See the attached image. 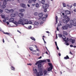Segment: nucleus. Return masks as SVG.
Here are the masks:
<instances>
[{"label": "nucleus", "instance_id": "obj_38", "mask_svg": "<svg viewBox=\"0 0 76 76\" xmlns=\"http://www.w3.org/2000/svg\"><path fill=\"white\" fill-rule=\"evenodd\" d=\"M34 24L35 25H38V23H38V22H36L35 21L34 22Z\"/></svg>", "mask_w": 76, "mask_h": 76}, {"label": "nucleus", "instance_id": "obj_44", "mask_svg": "<svg viewBox=\"0 0 76 76\" xmlns=\"http://www.w3.org/2000/svg\"><path fill=\"white\" fill-rule=\"evenodd\" d=\"M1 18L3 19H5V16L2 15L1 16Z\"/></svg>", "mask_w": 76, "mask_h": 76}, {"label": "nucleus", "instance_id": "obj_2", "mask_svg": "<svg viewBox=\"0 0 76 76\" xmlns=\"http://www.w3.org/2000/svg\"><path fill=\"white\" fill-rule=\"evenodd\" d=\"M64 19H66L63 20V22L65 24H67L68 22L70 21V18L69 17V16L67 15H65L63 16Z\"/></svg>", "mask_w": 76, "mask_h": 76}, {"label": "nucleus", "instance_id": "obj_37", "mask_svg": "<svg viewBox=\"0 0 76 76\" xmlns=\"http://www.w3.org/2000/svg\"><path fill=\"white\" fill-rule=\"evenodd\" d=\"M75 40L72 39L71 41L72 43V44H74V43H75Z\"/></svg>", "mask_w": 76, "mask_h": 76}, {"label": "nucleus", "instance_id": "obj_48", "mask_svg": "<svg viewBox=\"0 0 76 76\" xmlns=\"http://www.w3.org/2000/svg\"><path fill=\"white\" fill-rule=\"evenodd\" d=\"M31 48L32 47H30L29 48V50L30 51H32V49H31Z\"/></svg>", "mask_w": 76, "mask_h": 76}, {"label": "nucleus", "instance_id": "obj_1", "mask_svg": "<svg viewBox=\"0 0 76 76\" xmlns=\"http://www.w3.org/2000/svg\"><path fill=\"white\" fill-rule=\"evenodd\" d=\"M45 62H46V60H40L36 62L35 64V65H37L38 64L37 66L38 67L39 69H40L42 67V63H45Z\"/></svg>", "mask_w": 76, "mask_h": 76}, {"label": "nucleus", "instance_id": "obj_64", "mask_svg": "<svg viewBox=\"0 0 76 76\" xmlns=\"http://www.w3.org/2000/svg\"><path fill=\"white\" fill-rule=\"evenodd\" d=\"M42 58V56H40L38 58V59H40V58Z\"/></svg>", "mask_w": 76, "mask_h": 76}, {"label": "nucleus", "instance_id": "obj_36", "mask_svg": "<svg viewBox=\"0 0 76 76\" xmlns=\"http://www.w3.org/2000/svg\"><path fill=\"white\" fill-rule=\"evenodd\" d=\"M44 75H45L47 74V71L45 70L43 71Z\"/></svg>", "mask_w": 76, "mask_h": 76}, {"label": "nucleus", "instance_id": "obj_53", "mask_svg": "<svg viewBox=\"0 0 76 76\" xmlns=\"http://www.w3.org/2000/svg\"><path fill=\"white\" fill-rule=\"evenodd\" d=\"M6 23H7V24L8 25H9V21H7L6 22Z\"/></svg>", "mask_w": 76, "mask_h": 76}, {"label": "nucleus", "instance_id": "obj_19", "mask_svg": "<svg viewBox=\"0 0 76 76\" xmlns=\"http://www.w3.org/2000/svg\"><path fill=\"white\" fill-rule=\"evenodd\" d=\"M64 59L65 60H67V59H69V57L68 55H66V57H65L64 58Z\"/></svg>", "mask_w": 76, "mask_h": 76}, {"label": "nucleus", "instance_id": "obj_61", "mask_svg": "<svg viewBox=\"0 0 76 76\" xmlns=\"http://www.w3.org/2000/svg\"><path fill=\"white\" fill-rule=\"evenodd\" d=\"M73 6H74L76 7V3L74 4H73Z\"/></svg>", "mask_w": 76, "mask_h": 76}, {"label": "nucleus", "instance_id": "obj_33", "mask_svg": "<svg viewBox=\"0 0 76 76\" xmlns=\"http://www.w3.org/2000/svg\"><path fill=\"white\" fill-rule=\"evenodd\" d=\"M58 35L59 37H60V38H61L62 37V35H62L61 34H58Z\"/></svg>", "mask_w": 76, "mask_h": 76}, {"label": "nucleus", "instance_id": "obj_54", "mask_svg": "<svg viewBox=\"0 0 76 76\" xmlns=\"http://www.w3.org/2000/svg\"><path fill=\"white\" fill-rule=\"evenodd\" d=\"M27 65H28L29 66H31L32 65V64H31V63H29V64H27Z\"/></svg>", "mask_w": 76, "mask_h": 76}, {"label": "nucleus", "instance_id": "obj_39", "mask_svg": "<svg viewBox=\"0 0 76 76\" xmlns=\"http://www.w3.org/2000/svg\"><path fill=\"white\" fill-rule=\"evenodd\" d=\"M13 23H14V24H15V25H18V23L16 21H15V22H14H14Z\"/></svg>", "mask_w": 76, "mask_h": 76}, {"label": "nucleus", "instance_id": "obj_18", "mask_svg": "<svg viewBox=\"0 0 76 76\" xmlns=\"http://www.w3.org/2000/svg\"><path fill=\"white\" fill-rule=\"evenodd\" d=\"M48 64L49 66H50V67L53 68V65H52V64H51V63H48Z\"/></svg>", "mask_w": 76, "mask_h": 76}, {"label": "nucleus", "instance_id": "obj_17", "mask_svg": "<svg viewBox=\"0 0 76 76\" xmlns=\"http://www.w3.org/2000/svg\"><path fill=\"white\" fill-rule=\"evenodd\" d=\"M63 34L64 35L67 36V35H68V34H67V32L65 31H63Z\"/></svg>", "mask_w": 76, "mask_h": 76}, {"label": "nucleus", "instance_id": "obj_45", "mask_svg": "<svg viewBox=\"0 0 76 76\" xmlns=\"http://www.w3.org/2000/svg\"><path fill=\"white\" fill-rule=\"evenodd\" d=\"M3 11L2 9H0V12L3 13Z\"/></svg>", "mask_w": 76, "mask_h": 76}, {"label": "nucleus", "instance_id": "obj_25", "mask_svg": "<svg viewBox=\"0 0 76 76\" xmlns=\"http://www.w3.org/2000/svg\"><path fill=\"white\" fill-rule=\"evenodd\" d=\"M19 11L20 12H25V10L24 9H20L19 10Z\"/></svg>", "mask_w": 76, "mask_h": 76}, {"label": "nucleus", "instance_id": "obj_29", "mask_svg": "<svg viewBox=\"0 0 76 76\" xmlns=\"http://www.w3.org/2000/svg\"><path fill=\"white\" fill-rule=\"evenodd\" d=\"M74 23V21L73 20H70V24H72L73 25V24Z\"/></svg>", "mask_w": 76, "mask_h": 76}, {"label": "nucleus", "instance_id": "obj_4", "mask_svg": "<svg viewBox=\"0 0 76 76\" xmlns=\"http://www.w3.org/2000/svg\"><path fill=\"white\" fill-rule=\"evenodd\" d=\"M68 26H69L68 24H66L64 26H62V28L63 30H67L68 29Z\"/></svg>", "mask_w": 76, "mask_h": 76}, {"label": "nucleus", "instance_id": "obj_50", "mask_svg": "<svg viewBox=\"0 0 76 76\" xmlns=\"http://www.w3.org/2000/svg\"><path fill=\"white\" fill-rule=\"evenodd\" d=\"M47 60V61L48 62H50V59H48Z\"/></svg>", "mask_w": 76, "mask_h": 76}, {"label": "nucleus", "instance_id": "obj_28", "mask_svg": "<svg viewBox=\"0 0 76 76\" xmlns=\"http://www.w3.org/2000/svg\"><path fill=\"white\" fill-rule=\"evenodd\" d=\"M11 69L12 70H15V67H14V66H11Z\"/></svg>", "mask_w": 76, "mask_h": 76}, {"label": "nucleus", "instance_id": "obj_24", "mask_svg": "<svg viewBox=\"0 0 76 76\" xmlns=\"http://www.w3.org/2000/svg\"><path fill=\"white\" fill-rule=\"evenodd\" d=\"M30 39H32V40L34 41H35L36 40L35 38L32 37H31Z\"/></svg>", "mask_w": 76, "mask_h": 76}, {"label": "nucleus", "instance_id": "obj_5", "mask_svg": "<svg viewBox=\"0 0 76 76\" xmlns=\"http://www.w3.org/2000/svg\"><path fill=\"white\" fill-rule=\"evenodd\" d=\"M65 37V38H66V37ZM65 38H64V41H65L66 43L65 44L66 45H69V43L67 42H69V38L68 37L67 38L66 40H65Z\"/></svg>", "mask_w": 76, "mask_h": 76}, {"label": "nucleus", "instance_id": "obj_27", "mask_svg": "<svg viewBox=\"0 0 76 76\" xmlns=\"http://www.w3.org/2000/svg\"><path fill=\"white\" fill-rule=\"evenodd\" d=\"M9 11L10 13H13L14 12V10L12 9L9 10Z\"/></svg>", "mask_w": 76, "mask_h": 76}, {"label": "nucleus", "instance_id": "obj_15", "mask_svg": "<svg viewBox=\"0 0 76 76\" xmlns=\"http://www.w3.org/2000/svg\"><path fill=\"white\" fill-rule=\"evenodd\" d=\"M19 17H23V13H20L18 14Z\"/></svg>", "mask_w": 76, "mask_h": 76}, {"label": "nucleus", "instance_id": "obj_14", "mask_svg": "<svg viewBox=\"0 0 76 76\" xmlns=\"http://www.w3.org/2000/svg\"><path fill=\"white\" fill-rule=\"evenodd\" d=\"M10 16L11 18H15L16 16V14L12 13L10 15Z\"/></svg>", "mask_w": 76, "mask_h": 76}, {"label": "nucleus", "instance_id": "obj_21", "mask_svg": "<svg viewBox=\"0 0 76 76\" xmlns=\"http://www.w3.org/2000/svg\"><path fill=\"white\" fill-rule=\"evenodd\" d=\"M53 68L49 67L48 69V72H50V71H51V70H52V69H53Z\"/></svg>", "mask_w": 76, "mask_h": 76}, {"label": "nucleus", "instance_id": "obj_35", "mask_svg": "<svg viewBox=\"0 0 76 76\" xmlns=\"http://www.w3.org/2000/svg\"><path fill=\"white\" fill-rule=\"evenodd\" d=\"M56 23H57V22L58 21H57V20L58 19V17L57 16L56 17Z\"/></svg>", "mask_w": 76, "mask_h": 76}, {"label": "nucleus", "instance_id": "obj_31", "mask_svg": "<svg viewBox=\"0 0 76 76\" xmlns=\"http://www.w3.org/2000/svg\"><path fill=\"white\" fill-rule=\"evenodd\" d=\"M32 2H33V0H29L28 1V3L29 4L31 3H32Z\"/></svg>", "mask_w": 76, "mask_h": 76}, {"label": "nucleus", "instance_id": "obj_6", "mask_svg": "<svg viewBox=\"0 0 76 76\" xmlns=\"http://www.w3.org/2000/svg\"><path fill=\"white\" fill-rule=\"evenodd\" d=\"M3 4L2 5V7H3V8H5L6 7V5L7 4V1L6 0H4L3 2Z\"/></svg>", "mask_w": 76, "mask_h": 76}, {"label": "nucleus", "instance_id": "obj_9", "mask_svg": "<svg viewBox=\"0 0 76 76\" xmlns=\"http://www.w3.org/2000/svg\"><path fill=\"white\" fill-rule=\"evenodd\" d=\"M39 15V19H41L42 18V17L44 15V14L42 13H39L38 14Z\"/></svg>", "mask_w": 76, "mask_h": 76}, {"label": "nucleus", "instance_id": "obj_8", "mask_svg": "<svg viewBox=\"0 0 76 76\" xmlns=\"http://www.w3.org/2000/svg\"><path fill=\"white\" fill-rule=\"evenodd\" d=\"M49 7L48 6V4H44L43 5V7L44 9H45L47 7V8H48Z\"/></svg>", "mask_w": 76, "mask_h": 76}, {"label": "nucleus", "instance_id": "obj_60", "mask_svg": "<svg viewBox=\"0 0 76 76\" xmlns=\"http://www.w3.org/2000/svg\"><path fill=\"white\" fill-rule=\"evenodd\" d=\"M17 32L20 33V34H21V32L20 31H19L18 30H17Z\"/></svg>", "mask_w": 76, "mask_h": 76}, {"label": "nucleus", "instance_id": "obj_55", "mask_svg": "<svg viewBox=\"0 0 76 76\" xmlns=\"http://www.w3.org/2000/svg\"><path fill=\"white\" fill-rule=\"evenodd\" d=\"M43 23H44V22H43V21H42L40 23V25H42V24H43Z\"/></svg>", "mask_w": 76, "mask_h": 76}, {"label": "nucleus", "instance_id": "obj_63", "mask_svg": "<svg viewBox=\"0 0 76 76\" xmlns=\"http://www.w3.org/2000/svg\"><path fill=\"white\" fill-rule=\"evenodd\" d=\"M27 6L28 7H30V5L29 4H27Z\"/></svg>", "mask_w": 76, "mask_h": 76}, {"label": "nucleus", "instance_id": "obj_13", "mask_svg": "<svg viewBox=\"0 0 76 76\" xmlns=\"http://www.w3.org/2000/svg\"><path fill=\"white\" fill-rule=\"evenodd\" d=\"M65 13L66 15H70V14H71V12H70V11L68 10L65 11Z\"/></svg>", "mask_w": 76, "mask_h": 76}, {"label": "nucleus", "instance_id": "obj_57", "mask_svg": "<svg viewBox=\"0 0 76 76\" xmlns=\"http://www.w3.org/2000/svg\"><path fill=\"white\" fill-rule=\"evenodd\" d=\"M56 29H57V31H59V29H58V27H57Z\"/></svg>", "mask_w": 76, "mask_h": 76}, {"label": "nucleus", "instance_id": "obj_42", "mask_svg": "<svg viewBox=\"0 0 76 76\" xmlns=\"http://www.w3.org/2000/svg\"><path fill=\"white\" fill-rule=\"evenodd\" d=\"M28 24H32V22L31 21H28Z\"/></svg>", "mask_w": 76, "mask_h": 76}, {"label": "nucleus", "instance_id": "obj_26", "mask_svg": "<svg viewBox=\"0 0 76 76\" xmlns=\"http://www.w3.org/2000/svg\"><path fill=\"white\" fill-rule=\"evenodd\" d=\"M3 33L4 34H7V35H8L9 36H10V33H8L7 32H4Z\"/></svg>", "mask_w": 76, "mask_h": 76}, {"label": "nucleus", "instance_id": "obj_46", "mask_svg": "<svg viewBox=\"0 0 76 76\" xmlns=\"http://www.w3.org/2000/svg\"><path fill=\"white\" fill-rule=\"evenodd\" d=\"M47 8H45L44 10V12H47Z\"/></svg>", "mask_w": 76, "mask_h": 76}, {"label": "nucleus", "instance_id": "obj_12", "mask_svg": "<svg viewBox=\"0 0 76 76\" xmlns=\"http://www.w3.org/2000/svg\"><path fill=\"white\" fill-rule=\"evenodd\" d=\"M14 20H15L14 18H11L9 19V22H12V23H13V22H14Z\"/></svg>", "mask_w": 76, "mask_h": 76}, {"label": "nucleus", "instance_id": "obj_43", "mask_svg": "<svg viewBox=\"0 0 76 76\" xmlns=\"http://www.w3.org/2000/svg\"><path fill=\"white\" fill-rule=\"evenodd\" d=\"M24 23V25H28V24H29L28 21H27V22L26 23Z\"/></svg>", "mask_w": 76, "mask_h": 76}, {"label": "nucleus", "instance_id": "obj_20", "mask_svg": "<svg viewBox=\"0 0 76 76\" xmlns=\"http://www.w3.org/2000/svg\"><path fill=\"white\" fill-rule=\"evenodd\" d=\"M68 28H72V26H73V24H70V23L69 24H68Z\"/></svg>", "mask_w": 76, "mask_h": 76}, {"label": "nucleus", "instance_id": "obj_51", "mask_svg": "<svg viewBox=\"0 0 76 76\" xmlns=\"http://www.w3.org/2000/svg\"><path fill=\"white\" fill-rule=\"evenodd\" d=\"M72 39H72V38H70L69 39V41H70V42H71V41H72Z\"/></svg>", "mask_w": 76, "mask_h": 76}, {"label": "nucleus", "instance_id": "obj_41", "mask_svg": "<svg viewBox=\"0 0 76 76\" xmlns=\"http://www.w3.org/2000/svg\"><path fill=\"white\" fill-rule=\"evenodd\" d=\"M62 4H63V7H66V4L63 3Z\"/></svg>", "mask_w": 76, "mask_h": 76}, {"label": "nucleus", "instance_id": "obj_34", "mask_svg": "<svg viewBox=\"0 0 76 76\" xmlns=\"http://www.w3.org/2000/svg\"><path fill=\"white\" fill-rule=\"evenodd\" d=\"M45 3V0H42L41 1V3L44 4Z\"/></svg>", "mask_w": 76, "mask_h": 76}, {"label": "nucleus", "instance_id": "obj_22", "mask_svg": "<svg viewBox=\"0 0 76 76\" xmlns=\"http://www.w3.org/2000/svg\"><path fill=\"white\" fill-rule=\"evenodd\" d=\"M36 7L37 8L39 7V4H38V3H37L36 4Z\"/></svg>", "mask_w": 76, "mask_h": 76}, {"label": "nucleus", "instance_id": "obj_56", "mask_svg": "<svg viewBox=\"0 0 76 76\" xmlns=\"http://www.w3.org/2000/svg\"><path fill=\"white\" fill-rule=\"evenodd\" d=\"M70 47H74V46H73L72 45H70Z\"/></svg>", "mask_w": 76, "mask_h": 76}, {"label": "nucleus", "instance_id": "obj_58", "mask_svg": "<svg viewBox=\"0 0 76 76\" xmlns=\"http://www.w3.org/2000/svg\"><path fill=\"white\" fill-rule=\"evenodd\" d=\"M58 55L59 56H61V53H58Z\"/></svg>", "mask_w": 76, "mask_h": 76}, {"label": "nucleus", "instance_id": "obj_16", "mask_svg": "<svg viewBox=\"0 0 76 76\" xmlns=\"http://www.w3.org/2000/svg\"><path fill=\"white\" fill-rule=\"evenodd\" d=\"M8 19H9V18L8 17L5 18V19L3 20V22H6V20H8Z\"/></svg>", "mask_w": 76, "mask_h": 76}, {"label": "nucleus", "instance_id": "obj_49", "mask_svg": "<svg viewBox=\"0 0 76 76\" xmlns=\"http://www.w3.org/2000/svg\"><path fill=\"white\" fill-rule=\"evenodd\" d=\"M56 46L57 50H59V48L58 47V46Z\"/></svg>", "mask_w": 76, "mask_h": 76}, {"label": "nucleus", "instance_id": "obj_30", "mask_svg": "<svg viewBox=\"0 0 76 76\" xmlns=\"http://www.w3.org/2000/svg\"><path fill=\"white\" fill-rule=\"evenodd\" d=\"M34 16H38V13L37 12H35L34 13Z\"/></svg>", "mask_w": 76, "mask_h": 76}, {"label": "nucleus", "instance_id": "obj_47", "mask_svg": "<svg viewBox=\"0 0 76 76\" xmlns=\"http://www.w3.org/2000/svg\"><path fill=\"white\" fill-rule=\"evenodd\" d=\"M28 29H31L32 28V26H30L28 27Z\"/></svg>", "mask_w": 76, "mask_h": 76}, {"label": "nucleus", "instance_id": "obj_52", "mask_svg": "<svg viewBox=\"0 0 76 76\" xmlns=\"http://www.w3.org/2000/svg\"><path fill=\"white\" fill-rule=\"evenodd\" d=\"M55 44L56 46H57V42H55Z\"/></svg>", "mask_w": 76, "mask_h": 76}, {"label": "nucleus", "instance_id": "obj_40", "mask_svg": "<svg viewBox=\"0 0 76 76\" xmlns=\"http://www.w3.org/2000/svg\"><path fill=\"white\" fill-rule=\"evenodd\" d=\"M73 25L74 26H76V22H74L73 23Z\"/></svg>", "mask_w": 76, "mask_h": 76}, {"label": "nucleus", "instance_id": "obj_62", "mask_svg": "<svg viewBox=\"0 0 76 76\" xmlns=\"http://www.w3.org/2000/svg\"><path fill=\"white\" fill-rule=\"evenodd\" d=\"M45 16L46 18H48V14L46 15Z\"/></svg>", "mask_w": 76, "mask_h": 76}, {"label": "nucleus", "instance_id": "obj_3", "mask_svg": "<svg viewBox=\"0 0 76 76\" xmlns=\"http://www.w3.org/2000/svg\"><path fill=\"white\" fill-rule=\"evenodd\" d=\"M35 71H36V74L37 76H40L43 75V72H42V68L39 69V72H37V69H35Z\"/></svg>", "mask_w": 76, "mask_h": 76}, {"label": "nucleus", "instance_id": "obj_23", "mask_svg": "<svg viewBox=\"0 0 76 76\" xmlns=\"http://www.w3.org/2000/svg\"><path fill=\"white\" fill-rule=\"evenodd\" d=\"M5 11L6 13H10L9 10L8 9H6L5 10Z\"/></svg>", "mask_w": 76, "mask_h": 76}, {"label": "nucleus", "instance_id": "obj_7", "mask_svg": "<svg viewBox=\"0 0 76 76\" xmlns=\"http://www.w3.org/2000/svg\"><path fill=\"white\" fill-rule=\"evenodd\" d=\"M23 19V22L21 23L22 25H24V23L25 22H26L28 21V20L27 19H25L24 18H22Z\"/></svg>", "mask_w": 76, "mask_h": 76}, {"label": "nucleus", "instance_id": "obj_59", "mask_svg": "<svg viewBox=\"0 0 76 76\" xmlns=\"http://www.w3.org/2000/svg\"><path fill=\"white\" fill-rule=\"evenodd\" d=\"M34 46L36 47V48H38V47H37V45H35Z\"/></svg>", "mask_w": 76, "mask_h": 76}, {"label": "nucleus", "instance_id": "obj_10", "mask_svg": "<svg viewBox=\"0 0 76 76\" xmlns=\"http://www.w3.org/2000/svg\"><path fill=\"white\" fill-rule=\"evenodd\" d=\"M23 22V19L22 18L21 19L18 20V23L19 25H20V24H21V23H22Z\"/></svg>", "mask_w": 76, "mask_h": 76}, {"label": "nucleus", "instance_id": "obj_32", "mask_svg": "<svg viewBox=\"0 0 76 76\" xmlns=\"http://www.w3.org/2000/svg\"><path fill=\"white\" fill-rule=\"evenodd\" d=\"M41 19H42L44 21H45L46 20V18L45 17L42 18Z\"/></svg>", "mask_w": 76, "mask_h": 76}, {"label": "nucleus", "instance_id": "obj_11", "mask_svg": "<svg viewBox=\"0 0 76 76\" xmlns=\"http://www.w3.org/2000/svg\"><path fill=\"white\" fill-rule=\"evenodd\" d=\"M25 5H26L23 3L20 4V6L22 7H23V8H25V9H26Z\"/></svg>", "mask_w": 76, "mask_h": 76}]
</instances>
